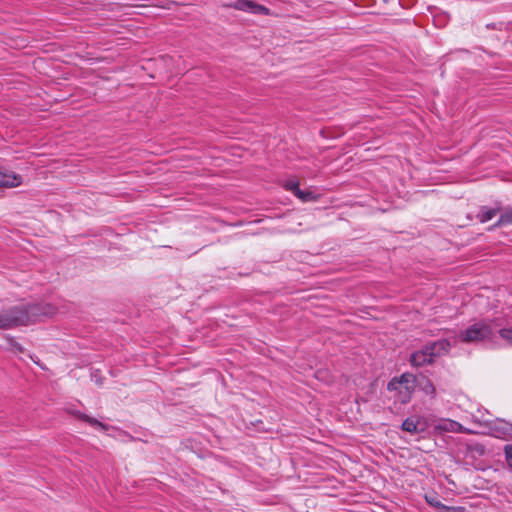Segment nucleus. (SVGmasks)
<instances>
[{
	"label": "nucleus",
	"instance_id": "18",
	"mask_svg": "<svg viewBox=\"0 0 512 512\" xmlns=\"http://www.w3.org/2000/svg\"><path fill=\"white\" fill-rule=\"evenodd\" d=\"M426 500H427V502H428L431 506H433V507H435V508L450 509V507H448V506H446V505L442 504V503H441L440 501H438V500H434V499H431V500H430L428 497H426Z\"/></svg>",
	"mask_w": 512,
	"mask_h": 512
},
{
	"label": "nucleus",
	"instance_id": "16",
	"mask_svg": "<svg viewBox=\"0 0 512 512\" xmlns=\"http://www.w3.org/2000/svg\"><path fill=\"white\" fill-rule=\"evenodd\" d=\"M500 337L512 346V328H503L499 330Z\"/></svg>",
	"mask_w": 512,
	"mask_h": 512
},
{
	"label": "nucleus",
	"instance_id": "3",
	"mask_svg": "<svg viewBox=\"0 0 512 512\" xmlns=\"http://www.w3.org/2000/svg\"><path fill=\"white\" fill-rule=\"evenodd\" d=\"M496 324L493 320H479L459 333V339L465 343H478L491 340L495 334Z\"/></svg>",
	"mask_w": 512,
	"mask_h": 512
},
{
	"label": "nucleus",
	"instance_id": "5",
	"mask_svg": "<svg viewBox=\"0 0 512 512\" xmlns=\"http://www.w3.org/2000/svg\"><path fill=\"white\" fill-rule=\"evenodd\" d=\"M27 319L24 314L17 312L15 306L0 312V330H9L19 326Z\"/></svg>",
	"mask_w": 512,
	"mask_h": 512
},
{
	"label": "nucleus",
	"instance_id": "7",
	"mask_svg": "<svg viewBox=\"0 0 512 512\" xmlns=\"http://www.w3.org/2000/svg\"><path fill=\"white\" fill-rule=\"evenodd\" d=\"M22 177L12 171L0 168V188H13L21 184Z\"/></svg>",
	"mask_w": 512,
	"mask_h": 512
},
{
	"label": "nucleus",
	"instance_id": "14",
	"mask_svg": "<svg viewBox=\"0 0 512 512\" xmlns=\"http://www.w3.org/2000/svg\"><path fill=\"white\" fill-rule=\"evenodd\" d=\"M487 29H491V30H511L512 31V23H503V22H500V23H492V24H488L486 26Z\"/></svg>",
	"mask_w": 512,
	"mask_h": 512
},
{
	"label": "nucleus",
	"instance_id": "12",
	"mask_svg": "<svg viewBox=\"0 0 512 512\" xmlns=\"http://www.w3.org/2000/svg\"><path fill=\"white\" fill-rule=\"evenodd\" d=\"M417 386L423 391L425 394L430 395L432 397L435 396L436 390L430 379L422 376L420 379L417 378Z\"/></svg>",
	"mask_w": 512,
	"mask_h": 512
},
{
	"label": "nucleus",
	"instance_id": "13",
	"mask_svg": "<svg viewBox=\"0 0 512 512\" xmlns=\"http://www.w3.org/2000/svg\"><path fill=\"white\" fill-rule=\"evenodd\" d=\"M296 197L302 202H315L318 200V196L309 190L303 191L300 189Z\"/></svg>",
	"mask_w": 512,
	"mask_h": 512
},
{
	"label": "nucleus",
	"instance_id": "15",
	"mask_svg": "<svg viewBox=\"0 0 512 512\" xmlns=\"http://www.w3.org/2000/svg\"><path fill=\"white\" fill-rule=\"evenodd\" d=\"M284 188L290 192H292L295 196H297L299 188V182L294 180H289L284 184Z\"/></svg>",
	"mask_w": 512,
	"mask_h": 512
},
{
	"label": "nucleus",
	"instance_id": "6",
	"mask_svg": "<svg viewBox=\"0 0 512 512\" xmlns=\"http://www.w3.org/2000/svg\"><path fill=\"white\" fill-rule=\"evenodd\" d=\"M223 7L248 12L255 15H266L269 9L251 0H230L223 4Z\"/></svg>",
	"mask_w": 512,
	"mask_h": 512
},
{
	"label": "nucleus",
	"instance_id": "19",
	"mask_svg": "<svg viewBox=\"0 0 512 512\" xmlns=\"http://www.w3.org/2000/svg\"><path fill=\"white\" fill-rule=\"evenodd\" d=\"M475 450L479 453V454H483L484 453V447L482 445H476L475 446Z\"/></svg>",
	"mask_w": 512,
	"mask_h": 512
},
{
	"label": "nucleus",
	"instance_id": "17",
	"mask_svg": "<svg viewBox=\"0 0 512 512\" xmlns=\"http://www.w3.org/2000/svg\"><path fill=\"white\" fill-rule=\"evenodd\" d=\"M505 457L508 466L512 468V445H507L505 447Z\"/></svg>",
	"mask_w": 512,
	"mask_h": 512
},
{
	"label": "nucleus",
	"instance_id": "4",
	"mask_svg": "<svg viewBox=\"0 0 512 512\" xmlns=\"http://www.w3.org/2000/svg\"><path fill=\"white\" fill-rule=\"evenodd\" d=\"M17 312L24 314L27 319H25L22 326H27L31 323L36 322L42 316H51L55 312V308L50 304H20L15 306Z\"/></svg>",
	"mask_w": 512,
	"mask_h": 512
},
{
	"label": "nucleus",
	"instance_id": "8",
	"mask_svg": "<svg viewBox=\"0 0 512 512\" xmlns=\"http://www.w3.org/2000/svg\"><path fill=\"white\" fill-rule=\"evenodd\" d=\"M68 412L73 415L74 417L88 423L89 425L95 427V428H99L103 431H107L109 429V426L105 423H102L100 421H98L97 419L93 418V417H90L84 413H81L80 411L78 410H74V409H69Z\"/></svg>",
	"mask_w": 512,
	"mask_h": 512
},
{
	"label": "nucleus",
	"instance_id": "10",
	"mask_svg": "<svg viewBox=\"0 0 512 512\" xmlns=\"http://www.w3.org/2000/svg\"><path fill=\"white\" fill-rule=\"evenodd\" d=\"M501 211L500 205L494 208H489L487 206H482L479 209V212L477 214V219L481 223L488 222L493 217H495L499 212Z\"/></svg>",
	"mask_w": 512,
	"mask_h": 512
},
{
	"label": "nucleus",
	"instance_id": "21",
	"mask_svg": "<svg viewBox=\"0 0 512 512\" xmlns=\"http://www.w3.org/2000/svg\"><path fill=\"white\" fill-rule=\"evenodd\" d=\"M15 347H16V349H17L18 351H20V352L22 351V347H21L20 345H18V344H17Z\"/></svg>",
	"mask_w": 512,
	"mask_h": 512
},
{
	"label": "nucleus",
	"instance_id": "9",
	"mask_svg": "<svg viewBox=\"0 0 512 512\" xmlns=\"http://www.w3.org/2000/svg\"><path fill=\"white\" fill-rule=\"evenodd\" d=\"M402 430L409 433H420L425 430L424 423L416 417H409L405 419L401 425Z\"/></svg>",
	"mask_w": 512,
	"mask_h": 512
},
{
	"label": "nucleus",
	"instance_id": "1",
	"mask_svg": "<svg viewBox=\"0 0 512 512\" xmlns=\"http://www.w3.org/2000/svg\"><path fill=\"white\" fill-rule=\"evenodd\" d=\"M417 387V377L411 373H403L400 377L392 378L387 385L388 391L393 393L395 402L407 404Z\"/></svg>",
	"mask_w": 512,
	"mask_h": 512
},
{
	"label": "nucleus",
	"instance_id": "11",
	"mask_svg": "<svg viewBox=\"0 0 512 512\" xmlns=\"http://www.w3.org/2000/svg\"><path fill=\"white\" fill-rule=\"evenodd\" d=\"M506 225H512V208H507L501 213L499 219L497 222L489 227V231H492L496 228L506 226Z\"/></svg>",
	"mask_w": 512,
	"mask_h": 512
},
{
	"label": "nucleus",
	"instance_id": "2",
	"mask_svg": "<svg viewBox=\"0 0 512 512\" xmlns=\"http://www.w3.org/2000/svg\"><path fill=\"white\" fill-rule=\"evenodd\" d=\"M451 344L446 339H440L424 346L421 350L416 351L410 356V363L413 366H423L433 363L436 357L449 352Z\"/></svg>",
	"mask_w": 512,
	"mask_h": 512
},
{
	"label": "nucleus",
	"instance_id": "20",
	"mask_svg": "<svg viewBox=\"0 0 512 512\" xmlns=\"http://www.w3.org/2000/svg\"><path fill=\"white\" fill-rule=\"evenodd\" d=\"M505 426H507L505 428V430L509 433V434H512V426H508V424L504 423Z\"/></svg>",
	"mask_w": 512,
	"mask_h": 512
}]
</instances>
